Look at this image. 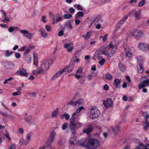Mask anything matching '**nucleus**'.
I'll use <instances>...</instances> for the list:
<instances>
[{"label": "nucleus", "mask_w": 149, "mask_h": 149, "mask_svg": "<svg viewBox=\"0 0 149 149\" xmlns=\"http://www.w3.org/2000/svg\"><path fill=\"white\" fill-rule=\"evenodd\" d=\"M64 48L67 49L68 52H71L73 49V47L70 43H66L64 45Z\"/></svg>", "instance_id": "a211bd4d"}, {"label": "nucleus", "mask_w": 149, "mask_h": 149, "mask_svg": "<svg viewBox=\"0 0 149 149\" xmlns=\"http://www.w3.org/2000/svg\"><path fill=\"white\" fill-rule=\"evenodd\" d=\"M75 132H73L72 133L73 134L72 135V136L70 138V139H72V140H73V141H74L76 138V136L74 135V134L75 133Z\"/></svg>", "instance_id": "5fc2aeb1"}, {"label": "nucleus", "mask_w": 149, "mask_h": 149, "mask_svg": "<svg viewBox=\"0 0 149 149\" xmlns=\"http://www.w3.org/2000/svg\"><path fill=\"white\" fill-rule=\"evenodd\" d=\"M106 77L108 80H110L112 79L113 77L110 74L108 73L106 74Z\"/></svg>", "instance_id": "49530a36"}, {"label": "nucleus", "mask_w": 149, "mask_h": 149, "mask_svg": "<svg viewBox=\"0 0 149 149\" xmlns=\"http://www.w3.org/2000/svg\"><path fill=\"white\" fill-rule=\"evenodd\" d=\"M26 47L25 46H22L21 48L19 49H18L19 51H24Z\"/></svg>", "instance_id": "774afa93"}, {"label": "nucleus", "mask_w": 149, "mask_h": 149, "mask_svg": "<svg viewBox=\"0 0 149 149\" xmlns=\"http://www.w3.org/2000/svg\"><path fill=\"white\" fill-rule=\"evenodd\" d=\"M23 59L24 60L28 63H29L31 61V56L29 55H24Z\"/></svg>", "instance_id": "c85d7f7f"}, {"label": "nucleus", "mask_w": 149, "mask_h": 149, "mask_svg": "<svg viewBox=\"0 0 149 149\" xmlns=\"http://www.w3.org/2000/svg\"><path fill=\"white\" fill-rule=\"evenodd\" d=\"M103 88V89L105 91H107L108 90L109 88V87L107 84L104 85V86Z\"/></svg>", "instance_id": "680f3d73"}, {"label": "nucleus", "mask_w": 149, "mask_h": 149, "mask_svg": "<svg viewBox=\"0 0 149 149\" xmlns=\"http://www.w3.org/2000/svg\"><path fill=\"white\" fill-rule=\"evenodd\" d=\"M13 79V78L12 77H10L7 79H6L4 81V84H6L8 83V81L12 80Z\"/></svg>", "instance_id": "0e129e2a"}, {"label": "nucleus", "mask_w": 149, "mask_h": 149, "mask_svg": "<svg viewBox=\"0 0 149 149\" xmlns=\"http://www.w3.org/2000/svg\"><path fill=\"white\" fill-rule=\"evenodd\" d=\"M149 86V79H147L146 80L141 81V83L139 84V88L141 89V88L148 87Z\"/></svg>", "instance_id": "ddd939ff"}, {"label": "nucleus", "mask_w": 149, "mask_h": 149, "mask_svg": "<svg viewBox=\"0 0 149 149\" xmlns=\"http://www.w3.org/2000/svg\"><path fill=\"white\" fill-rule=\"evenodd\" d=\"M92 34V32L91 31H89L87 32L85 35H83L82 37L84 38L85 40L88 39Z\"/></svg>", "instance_id": "7c9ffc66"}, {"label": "nucleus", "mask_w": 149, "mask_h": 149, "mask_svg": "<svg viewBox=\"0 0 149 149\" xmlns=\"http://www.w3.org/2000/svg\"><path fill=\"white\" fill-rule=\"evenodd\" d=\"M45 28L46 31L48 32H50L52 30L51 27L49 25H46Z\"/></svg>", "instance_id": "c03bdc74"}, {"label": "nucleus", "mask_w": 149, "mask_h": 149, "mask_svg": "<svg viewBox=\"0 0 149 149\" xmlns=\"http://www.w3.org/2000/svg\"><path fill=\"white\" fill-rule=\"evenodd\" d=\"M66 70L67 68H66ZM67 71L68 72H71L72 71V70L73 69V66L72 65H69L68 67L67 68ZM66 70H65V71Z\"/></svg>", "instance_id": "de8ad7c7"}, {"label": "nucleus", "mask_w": 149, "mask_h": 149, "mask_svg": "<svg viewBox=\"0 0 149 149\" xmlns=\"http://www.w3.org/2000/svg\"><path fill=\"white\" fill-rule=\"evenodd\" d=\"M93 127L92 126L89 125L88 128H84L83 130V132L84 133H86L88 134L93 131Z\"/></svg>", "instance_id": "4be33fe9"}, {"label": "nucleus", "mask_w": 149, "mask_h": 149, "mask_svg": "<svg viewBox=\"0 0 149 149\" xmlns=\"http://www.w3.org/2000/svg\"><path fill=\"white\" fill-rule=\"evenodd\" d=\"M84 102V101L83 99H80L76 101L77 105H80L83 104Z\"/></svg>", "instance_id": "4c0bfd02"}, {"label": "nucleus", "mask_w": 149, "mask_h": 149, "mask_svg": "<svg viewBox=\"0 0 149 149\" xmlns=\"http://www.w3.org/2000/svg\"><path fill=\"white\" fill-rule=\"evenodd\" d=\"M137 47L139 50L143 51L149 50V45L143 42H139L138 44Z\"/></svg>", "instance_id": "423d86ee"}, {"label": "nucleus", "mask_w": 149, "mask_h": 149, "mask_svg": "<svg viewBox=\"0 0 149 149\" xmlns=\"http://www.w3.org/2000/svg\"><path fill=\"white\" fill-rule=\"evenodd\" d=\"M84 13L81 11L78 12L75 15V17L77 18L78 17V16L79 17H82L84 16Z\"/></svg>", "instance_id": "79ce46f5"}, {"label": "nucleus", "mask_w": 149, "mask_h": 149, "mask_svg": "<svg viewBox=\"0 0 149 149\" xmlns=\"http://www.w3.org/2000/svg\"><path fill=\"white\" fill-rule=\"evenodd\" d=\"M20 32L24 36L30 39L32 38L34 34V33H29L26 30H21L20 31Z\"/></svg>", "instance_id": "1a4fd4ad"}, {"label": "nucleus", "mask_w": 149, "mask_h": 149, "mask_svg": "<svg viewBox=\"0 0 149 149\" xmlns=\"http://www.w3.org/2000/svg\"><path fill=\"white\" fill-rule=\"evenodd\" d=\"M33 133L31 131L29 133L27 134L26 136V139L30 140L31 137L32 136Z\"/></svg>", "instance_id": "09e8293b"}, {"label": "nucleus", "mask_w": 149, "mask_h": 149, "mask_svg": "<svg viewBox=\"0 0 149 149\" xmlns=\"http://www.w3.org/2000/svg\"><path fill=\"white\" fill-rule=\"evenodd\" d=\"M17 74L21 75L24 77H27L28 76V73L26 71V70L24 69H22L17 71L16 72Z\"/></svg>", "instance_id": "4468645a"}, {"label": "nucleus", "mask_w": 149, "mask_h": 149, "mask_svg": "<svg viewBox=\"0 0 149 149\" xmlns=\"http://www.w3.org/2000/svg\"><path fill=\"white\" fill-rule=\"evenodd\" d=\"M43 72L41 69L36 70H33L32 71L33 74L37 76L40 73Z\"/></svg>", "instance_id": "72a5a7b5"}, {"label": "nucleus", "mask_w": 149, "mask_h": 149, "mask_svg": "<svg viewBox=\"0 0 149 149\" xmlns=\"http://www.w3.org/2000/svg\"><path fill=\"white\" fill-rule=\"evenodd\" d=\"M103 104L105 108H109L112 107L113 102L111 98H108L103 101Z\"/></svg>", "instance_id": "9b49d317"}, {"label": "nucleus", "mask_w": 149, "mask_h": 149, "mask_svg": "<svg viewBox=\"0 0 149 149\" xmlns=\"http://www.w3.org/2000/svg\"><path fill=\"white\" fill-rule=\"evenodd\" d=\"M124 49L126 54V56L129 58H131L132 57V53L130 52V50L127 45H125L124 47Z\"/></svg>", "instance_id": "dca6fc26"}, {"label": "nucleus", "mask_w": 149, "mask_h": 149, "mask_svg": "<svg viewBox=\"0 0 149 149\" xmlns=\"http://www.w3.org/2000/svg\"><path fill=\"white\" fill-rule=\"evenodd\" d=\"M1 114L3 116H5L6 118H8L9 114L7 112H3L1 113Z\"/></svg>", "instance_id": "69168bd1"}, {"label": "nucleus", "mask_w": 149, "mask_h": 149, "mask_svg": "<svg viewBox=\"0 0 149 149\" xmlns=\"http://www.w3.org/2000/svg\"><path fill=\"white\" fill-rule=\"evenodd\" d=\"M56 133L54 131H52L51 132L48 141L47 143L46 144L47 146H51V144L53 142L54 139L56 136Z\"/></svg>", "instance_id": "6e6552de"}, {"label": "nucleus", "mask_w": 149, "mask_h": 149, "mask_svg": "<svg viewBox=\"0 0 149 149\" xmlns=\"http://www.w3.org/2000/svg\"><path fill=\"white\" fill-rule=\"evenodd\" d=\"M75 77L78 80L81 84H84L86 79V77L82 75H80L77 74L75 75Z\"/></svg>", "instance_id": "f3484780"}, {"label": "nucleus", "mask_w": 149, "mask_h": 149, "mask_svg": "<svg viewBox=\"0 0 149 149\" xmlns=\"http://www.w3.org/2000/svg\"><path fill=\"white\" fill-rule=\"evenodd\" d=\"M145 118L146 120V121L144 123L145 125L143 126V129L145 130H147V129L149 127V123L148 121V120L149 119V115L147 114L145 116Z\"/></svg>", "instance_id": "6ab92c4d"}, {"label": "nucleus", "mask_w": 149, "mask_h": 149, "mask_svg": "<svg viewBox=\"0 0 149 149\" xmlns=\"http://www.w3.org/2000/svg\"><path fill=\"white\" fill-rule=\"evenodd\" d=\"M15 56L18 59L20 58L21 56V54L19 53L15 52Z\"/></svg>", "instance_id": "052dcab7"}, {"label": "nucleus", "mask_w": 149, "mask_h": 149, "mask_svg": "<svg viewBox=\"0 0 149 149\" xmlns=\"http://www.w3.org/2000/svg\"><path fill=\"white\" fill-rule=\"evenodd\" d=\"M65 70L66 68H62L61 70L56 72V73L51 78V79L52 80H54L63 73L65 71Z\"/></svg>", "instance_id": "2eb2a0df"}, {"label": "nucleus", "mask_w": 149, "mask_h": 149, "mask_svg": "<svg viewBox=\"0 0 149 149\" xmlns=\"http://www.w3.org/2000/svg\"><path fill=\"white\" fill-rule=\"evenodd\" d=\"M21 93L20 91H17L13 93V95L14 96H17L20 95Z\"/></svg>", "instance_id": "6e6d98bb"}, {"label": "nucleus", "mask_w": 149, "mask_h": 149, "mask_svg": "<svg viewBox=\"0 0 149 149\" xmlns=\"http://www.w3.org/2000/svg\"><path fill=\"white\" fill-rule=\"evenodd\" d=\"M24 119L25 121L27 123H30L31 120V117L27 115L26 114L25 115Z\"/></svg>", "instance_id": "f704fd0d"}, {"label": "nucleus", "mask_w": 149, "mask_h": 149, "mask_svg": "<svg viewBox=\"0 0 149 149\" xmlns=\"http://www.w3.org/2000/svg\"><path fill=\"white\" fill-rule=\"evenodd\" d=\"M139 67L138 68V72L139 73H142L144 71L143 63L142 62H140L139 64Z\"/></svg>", "instance_id": "bb28decb"}, {"label": "nucleus", "mask_w": 149, "mask_h": 149, "mask_svg": "<svg viewBox=\"0 0 149 149\" xmlns=\"http://www.w3.org/2000/svg\"><path fill=\"white\" fill-rule=\"evenodd\" d=\"M117 50V47L112 42L110 43L106 47L101 46L95 53L92 58L93 60L96 58L100 59L102 57L101 54H104L110 58L115 54Z\"/></svg>", "instance_id": "f257e3e1"}, {"label": "nucleus", "mask_w": 149, "mask_h": 149, "mask_svg": "<svg viewBox=\"0 0 149 149\" xmlns=\"http://www.w3.org/2000/svg\"><path fill=\"white\" fill-rule=\"evenodd\" d=\"M4 135L9 140L11 139V138L10 136V134L7 131H6L4 134Z\"/></svg>", "instance_id": "37998d69"}, {"label": "nucleus", "mask_w": 149, "mask_h": 149, "mask_svg": "<svg viewBox=\"0 0 149 149\" xmlns=\"http://www.w3.org/2000/svg\"><path fill=\"white\" fill-rule=\"evenodd\" d=\"M105 62V60L104 59H102L99 62V63L100 65H103Z\"/></svg>", "instance_id": "e2e57ef3"}, {"label": "nucleus", "mask_w": 149, "mask_h": 149, "mask_svg": "<svg viewBox=\"0 0 149 149\" xmlns=\"http://www.w3.org/2000/svg\"><path fill=\"white\" fill-rule=\"evenodd\" d=\"M145 146L141 143H140L138 146H137L135 149H144Z\"/></svg>", "instance_id": "a19ab883"}, {"label": "nucleus", "mask_w": 149, "mask_h": 149, "mask_svg": "<svg viewBox=\"0 0 149 149\" xmlns=\"http://www.w3.org/2000/svg\"><path fill=\"white\" fill-rule=\"evenodd\" d=\"M73 6L75 8H77V10H84L83 7L80 5L75 4H74Z\"/></svg>", "instance_id": "58836bf2"}, {"label": "nucleus", "mask_w": 149, "mask_h": 149, "mask_svg": "<svg viewBox=\"0 0 149 149\" xmlns=\"http://www.w3.org/2000/svg\"><path fill=\"white\" fill-rule=\"evenodd\" d=\"M58 111L59 109H58L53 111L51 114L52 117L53 118H56L58 115Z\"/></svg>", "instance_id": "c756f323"}, {"label": "nucleus", "mask_w": 149, "mask_h": 149, "mask_svg": "<svg viewBox=\"0 0 149 149\" xmlns=\"http://www.w3.org/2000/svg\"><path fill=\"white\" fill-rule=\"evenodd\" d=\"M49 15L50 18L52 19V24H56L60 22L62 19V17L60 15L57 13L55 15L51 12L49 13Z\"/></svg>", "instance_id": "20e7f679"}, {"label": "nucleus", "mask_w": 149, "mask_h": 149, "mask_svg": "<svg viewBox=\"0 0 149 149\" xmlns=\"http://www.w3.org/2000/svg\"><path fill=\"white\" fill-rule=\"evenodd\" d=\"M18 27H17L11 26L8 28V31L10 33L15 32L18 30Z\"/></svg>", "instance_id": "cd10ccee"}, {"label": "nucleus", "mask_w": 149, "mask_h": 149, "mask_svg": "<svg viewBox=\"0 0 149 149\" xmlns=\"http://www.w3.org/2000/svg\"><path fill=\"white\" fill-rule=\"evenodd\" d=\"M120 130V128L118 126H116L114 127H111L109 128L108 130L110 132L113 133L115 135Z\"/></svg>", "instance_id": "f8f14e48"}, {"label": "nucleus", "mask_w": 149, "mask_h": 149, "mask_svg": "<svg viewBox=\"0 0 149 149\" xmlns=\"http://www.w3.org/2000/svg\"><path fill=\"white\" fill-rule=\"evenodd\" d=\"M83 126L82 123L79 121H76L74 124L70 128L71 131H74L75 130L77 129L81 128Z\"/></svg>", "instance_id": "9d476101"}, {"label": "nucleus", "mask_w": 149, "mask_h": 149, "mask_svg": "<svg viewBox=\"0 0 149 149\" xmlns=\"http://www.w3.org/2000/svg\"><path fill=\"white\" fill-rule=\"evenodd\" d=\"M69 11L71 13H73L75 12V10L72 7H71L69 8Z\"/></svg>", "instance_id": "338daca9"}, {"label": "nucleus", "mask_w": 149, "mask_h": 149, "mask_svg": "<svg viewBox=\"0 0 149 149\" xmlns=\"http://www.w3.org/2000/svg\"><path fill=\"white\" fill-rule=\"evenodd\" d=\"M13 52V51H10L8 50H6L5 52V56L8 57L11 56Z\"/></svg>", "instance_id": "e433bc0d"}, {"label": "nucleus", "mask_w": 149, "mask_h": 149, "mask_svg": "<svg viewBox=\"0 0 149 149\" xmlns=\"http://www.w3.org/2000/svg\"><path fill=\"white\" fill-rule=\"evenodd\" d=\"M133 35L140 38H142L144 36V33L141 31L136 30L133 33Z\"/></svg>", "instance_id": "412c9836"}, {"label": "nucleus", "mask_w": 149, "mask_h": 149, "mask_svg": "<svg viewBox=\"0 0 149 149\" xmlns=\"http://www.w3.org/2000/svg\"><path fill=\"white\" fill-rule=\"evenodd\" d=\"M33 64L36 67L38 66V56L37 54L35 52H34L33 54Z\"/></svg>", "instance_id": "b1692460"}, {"label": "nucleus", "mask_w": 149, "mask_h": 149, "mask_svg": "<svg viewBox=\"0 0 149 149\" xmlns=\"http://www.w3.org/2000/svg\"><path fill=\"white\" fill-rule=\"evenodd\" d=\"M72 17V15L71 14H66L64 15L63 17L65 19H69Z\"/></svg>", "instance_id": "a18cd8bd"}, {"label": "nucleus", "mask_w": 149, "mask_h": 149, "mask_svg": "<svg viewBox=\"0 0 149 149\" xmlns=\"http://www.w3.org/2000/svg\"><path fill=\"white\" fill-rule=\"evenodd\" d=\"M46 17L45 15H43L42 17V21L43 23L46 22L47 21V20L46 19Z\"/></svg>", "instance_id": "13d9d810"}, {"label": "nucleus", "mask_w": 149, "mask_h": 149, "mask_svg": "<svg viewBox=\"0 0 149 149\" xmlns=\"http://www.w3.org/2000/svg\"><path fill=\"white\" fill-rule=\"evenodd\" d=\"M51 63V61L50 59H45L42 61L40 65V69L43 72L46 70L48 69L49 65Z\"/></svg>", "instance_id": "39448f33"}, {"label": "nucleus", "mask_w": 149, "mask_h": 149, "mask_svg": "<svg viewBox=\"0 0 149 149\" xmlns=\"http://www.w3.org/2000/svg\"><path fill=\"white\" fill-rule=\"evenodd\" d=\"M100 114L99 111L95 107H92L88 110V116L91 119L97 118L99 116Z\"/></svg>", "instance_id": "7ed1b4c3"}, {"label": "nucleus", "mask_w": 149, "mask_h": 149, "mask_svg": "<svg viewBox=\"0 0 149 149\" xmlns=\"http://www.w3.org/2000/svg\"><path fill=\"white\" fill-rule=\"evenodd\" d=\"M121 82L120 80L118 79H114L113 84L116 88H119L120 87V83Z\"/></svg>", "instance_id": "a878e982"}, {"label": "nucleus", "mask_w": 149, "mask_h": 149, "mask_svg": "<svg viewBox=\"0 0 149 149\" xmlns=\"http://www.w3.org/2000/svg\"><path fill=\"white\" fill-rule=\"evenodd\" d=\"M76 118L75 117H71V118L70 119V123L69 124V128L71 127L72 125L74 124L75 121L76 120Z\"/></svg>", "instance_id": "473e14b6"}, {"label": "nucleus", "mask_w": 149, "mask_h": 149, "mask_svg": "<svg viewBox=\"0 0 149 149\" xmlns=\"http://www.w3.org/2000/svg\"><path fill=\"white\" fill-rule=\"evenodd\" d=\"M146 1L145 0H142L138 4V6L141 7L143 6L145 3Z\"/></svg>", "instance_id": "8fccbe9b"}, {"label": "nucleus", "mask_w": 149, "mask_h": 149, "mask_svg": "<svg viewBox=\"0 0 149 149\" xmlns=\"http://www.w3.org/2000/svg\"><path fill=\"white\" fill-rule=\"evenodd\" d=\"M84 109V107L83 106H81L77 110V113H79L81 111V110Z\"/></svg>", "instance_id": "bf43d9fd"}, {"label": "nucleus", "mask_w": 149, "mask_h": 149, "mask_svg": "<svg viewBox=\"0 0 149 149\" xmlns=\"http://www.w3.org/2000/svg\"><path fill=\"white\" fill-rule=\"evenodd\" d=\"M64 25L67 28H69L71 29H73V28L71 23L70 22H65Z\"/></svg>", "instance_id": "ea45409f"}, {"label": "nucleus", "mask_w": 149, "mask_h": 149, "mask_svg": "<svg viewBox=\"0 0 149 149\" xmlns=\"http://www.w3.org/2000/svg\"><path fill=\"white\" fill-rule=\"evenodd\" d=\"M132 13L134 14L136 18L138 19L140 18L141 15V13L140 12L133 10L132 11Z\"/></svg>", "instance_id": "393cba45"}, {"label": "nucleus", "mask_w": 149, "mask_h": 149, "mask_svg": "<svg viewBox=\"0 0 149 149\" xmlns=\"http://www.w3.org/2000/svg\"><path fill=\"white\" fill-rule=\"evenodd\" d=\"M131 13L130 12L127 15L124 16L118 22L116 27V31L117 30L119 29L122 25L125 23L126 20L128 18V16L130 15Z\"/></svg>", "instance_id": "0eeeda50"}, {"label": "nucleus", "mask_w": 149, "mask_h": 149, "mask_svg": "<svg viewBox=\"0 0 149 149\" xmlns=\"http://www.w3.org/2000/svg\"><path fill=\"white\" fill-rule=\"evenodd\" d=\"M76 99V96H74L72 100H71L70 102H68L67 104L69 105H71L73 106H75L77 105V103H76V101H73L74 100Z\"/></svg>", "instance_id": "2f4dec72"}, {"label": "nucleus", "mask_w": 149, "mask_h": 149, "mask_svg": "<svg viewBox=\"0 0 149 149\" xmlns=\"http://www.w3.org/2000/svg\"><path fill=\"white\" fill-rule=\"evenodd\" d=\"M65 118L66 120H68L70 118V115L69 114L64 113Z\"/></svg>", "instance_id": "4d7b16f0"}, {"label": "nucleus", "mask_w": 149, "mask_h": 149, "mask_svg": "<svg viewBox=\"0 0 149 149\" xmlns=\"http://www.w3.org/2000/svg\"><path fill=\"white\" fill-rule=\"evenodd\" d=\"M78 143L80 145L90 149H96L100 145V141L95 139H90L86 144L84 142L81 143L80 141Z\"/></svg>", "instance_id": "f03ea898"}, {"label": "nucleus", "mask_w": 149, "mask_h": 149, "mask_svg": "<svg viewBox=\"0 0 149 149\" xmlns=\"http://www.w3.org/2000/svg\"><path fill=\"white\" fill-rule=\"evenodd\" d=\"M99 22V24H97L96 28L97 29H100L101 27L100 24H101V23L102 22V21L100 19H98L97 18L95 19L93 22L92 24H95L96 22Z\"/></svg>", "instance_id": "5701e85b"}, {"label": "nucleus", "mask_w": 149, "mask_h": 149, "mask_svg": "<svg viewBox=\"0 0 149 149\" xmlns=\"http://www.w3.org/2000/svg\"><path fill=\"white\" fill-rule=\"evenodd\" d=\"M3 13L4 16H5V18L4 19H3V22L5 23V22H9V19L8 18H7V17H6V13H5V12L4 11H3Z\"/></svg>", "instance_id": "603ef678"}, {"label": "nucleus", "mask_w": 149, "mask_h": 149, "mask_svg": "<svg viewBox=\"0 0 149 149\" xmlns=\"http://www.w3.org/2000/svg\"><path fill=\"white\" fill-rule=\"evenodd\" d=\"M39 31L42 37L44 38H45L47 37L48 33L44 28H40L39 29Z\"/></svg>", "instance_id": "aec40b11"}, {"label": "nucleus", "mask_w": 149, "mask_h": 149, "mask_svg": "<svg viewBox=\"0 0 149 149\" xmlns=\"http://www.w3.org/2000/svg\"><path fill=\"white\" fill-rule=\"evenodd\" d=\"M34 47L33 46H30L29 48H28L26 50V51L23 54L24 55H28L29 52L32 49L34 48Z\"/></svg>", "instance_id": "c9c22d12"}, {"label": "nucleus", "mask_w": 149, "mask_h": 149, "mask_svg": "<svg viewBox=\"0 0 149 149\" xmlns=\"http://www.w3.org/2000/svg\"><path fill=\"white\" fill-rule=\"evenodd\" d=\"M68 127V123H64L62 126V129L63 130H65Z\"/></svg>", "instance_id": "3c124183"}, {"label": "nucleus", "mask_w": 149, "mask_h": 149, "mask_svg": "<svg viewBox=\"0 0 149 149\" xmlns=\"http://www.w3.org/2000/svg\"><path fill=\"white\" fill-rule=\"evenodd\" d=\"M108 36V34H106L103 36V38L102 39V41L103 42H104L107 40Z\"/></svg>", "instance_id": "864d4df0"}]
</instances>
